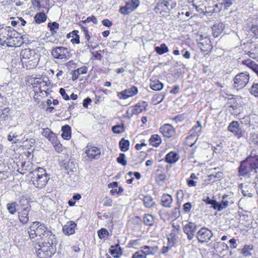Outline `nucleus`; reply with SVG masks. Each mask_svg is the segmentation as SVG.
Masks as SVG:
<instances>
[{
	"label": "nucleus",
	"instance_id": "nucleus-1",
	"mask_svg": "<svg viewBox=\"0 0 258 258\" xmlns=\"http://www.w3.org/2000/svg\"><path fill=\"white\" fill-rule=\"evenodd\" d=\"M23 43L22 37L10 26H0V46L17 47Z\"/></svg>",
	"mask_w": 258,
	"mask_h": 258
},
{
	"label": "nucleus",
	"instance_id": "nucleus-2",
	"mask_svg": "<svg viewBox=\"0 0 258 258\" xmlns=\"http://www.w3.org/2000/svg\"><path fill=\"white\" fill-rule=\"evenodd\" d=\"M28 233L30 238L33 241L36 240L37 237L44 240L55 236L44 224L39 221H34L31 224Z\"/></svg>",
	"mask_w": 258,
	"mask_h": 258
},
{
	"label": "nucleus",
	"instance_id": "nucleus-3",
	"mask_svg": "<svg viewBox=\"0 0 258 258\" xmlns=\"http://www.w3.org/2000/svg\"><path fill=\"white\" fill-rule=\"evenodd\" d=\"M57 241L56 236L43 240L39 244V248L36 250L39 258H51L56 252Z\"/></svg>",
	"mask_w": 258,
	"mask_h": 258
},
{
	"label": "nucleus",
	"instance_id": "nucleus-4",
	"mask_svg": "<svg viewBox=\"0 0 258 258\" xmlns=\"http://www.w3.org/2000/svg\"><path fill=\"white\" fill-rule=\"evenodd\" d=\"M20 56L23 68L27 70L35 68L39 61V55L33 49L26 48L22 50Z\"/></svg>",
	"mask_w": 258,
	"mask_h": 258
},
{
	"label": "nucleus",
	"instance_id": "nucleus-5",
	"mask_svg": "<svg viewBox=\"0 0 258 258\" xmlns=\"http://www.w3.org/2000/svg\"><path fill=\"white\" fill-rule=\"evenodd\" d=\"M31 173V180L36 188L42 189L45 187L49 179V176L44 168L38 167Z\"/></svg>",
	"mask_w": 258,
	"mask_h": 258
},
{
	"label": "nucleus",
	"instance_id": "nucleus-6",
	"mask_svg": "<svg viewBox=\"0 0 258 258\" xmlns=\"http://www.w3.org/2000/svg\"><path fill=\"white\" fill-rule=\"evenodd\" d=\"M33 90L35 92L34 98L35 100H38L42 98L44 95L46 96L49 93V90L47 82L40 79H36L32 83Z\"/></svg>",
	"mask_w": 258,
	"mask_h": 258
},
{
	"label": "nucleus",
	"instance_id": "nucleus-7",
	"mask_svg": "<svg viewBox=\"0 0 258 258\" xmlns=\"http://www.w3.org/2000/svg\"><path fill=\"white\" fill-rule=\"evenodd\" d=\"M51 54L52 57L61 62H65L72 56L71 51L64 46H56L51 49Z\"/></svg>",
	"mask_w": 258,
	"mask_h": 258
},
{
	"label": "nucleus",
	"instance_id": "nucleus-8",
	"mask_svg": "<svg viewBox=\"0 0 258 258\" xmlns=\"http://www.w3.org/2000/svg\"><path fill=\"white\" fill-rule=\"evenodd\" d=\"M42 135L51 142L57 152L60 153L63 151L62 145L58 140L56 135L50 128L48 127L43 128Z\"/></svg>",
	"mask_w": 258,
	"mask_h": 258
},
{
	"label": "nucleus",
	"instance_id": "nucleus-9",
	"mask_svg": "<svg viewBox=\"0 0 258 258\" xmlns=\"http://www.w3.org/2000/svg\"><path fill=\"white\" fill-rule=\"evenodd\" d=\"M148 107V103L147 101L140 100L127 110L126 116L128 118H131L134 115H139L143 112L146 111Z\"/></svg>",
	"mask_w": 258,
	"mask_h": 258
},
{
	"label": "nucleus",
	"instance_id": "nucleus-10",
	"mask_svg": "<svg viewBox=\"0 0 258 258\" xmlns=\"http://www.w3.org/2000/svg\"><path fill=\"white\" fill-rule=\"evenodd\" d=\"M239 172L240 175L244 176H249L252 172H257L251 158L248 157L241 163L239 168Z\"/></svg>",
	"mask_w": 258,
	"mask_h": 258
},
{
	"label": "nucleus",
	"instance_id": "nucleus-11",
	"mask_svg": "<svg viewBox=\"0 0 258 258\" xmlns=\"http://www.w3.org/2000/svg\"><path fill=\"white\" fill-rule=\"evenodd\" d=\"M84 151L86 157L91 161L99 159L101 155L100 148L90 143L86 145Z\"/></svg>",
	"mask_w": 258,
	"mask_h": 258
},
{
	"label": "nucleus",
	"instance_id": "nucleus-12",
	"mask_svg": "<svg viewBox=\"0 0 258 258\" xmlns=\"http://www.w3.org/2000/svg\"><path fill=\"white\" fill-rule=\"evenodd\" d=\"M249 80V74L247 73H239L234 78L233 87L236 90L242 89L246 86Z\"/></svg>",
	"mask_w": 258,
	"mask_h": 258
},
{
	"label": "nucleus",
	"instance_id": "nucleus-13",
	"mask_svg": "<svg viewBox=\"0 0 258 258\" xmlns=\"http://www.w3.org/2000/svg\"><path fill=\"white\" fill-rule=\"evenodd\" d=\"M167 0H159L154 9V11L156 14L161 15L162 17H167L170 14V9L173 8L172 6L169 7V2Z\"/></svg>",
	"mask_w": 258,
	"mask_h": 258
},
{
	"label": "nucleus",
	"instance_id": "nucleus-14",
	"mask_svg": "<svg viewBox=\"0 0 258 258\" xmlns=\"http://www.w3.org/2000/svg\"><path fill=\"white\" fill-rule=\"evenodd\" d=\"M140 5V0H129L125 2L124 6L119 8V12L123 15H128L136 10Z\"/></svg>",
	"mask_w": 258,
	"mask_h": 258
},
{
	"label": "nucleus",
	"instance_id": "nucleus-15",
	"mask_svg": "<svg viewBox=\"0 0 258 258\" xmlns=\"http://www.w3.org/2000/svg\"><path fill=\"white\" fill-rule=\"evenodd\" d=\"M139 92L137 87L132 86L130 88L125 89L117 93V97L120 100H126L129 98L134 97Z\"/></svg>",
	"mask_w": 258,
	"mask_h": 258
},
{
	"label": "nucleus",
	"instance_id": "nucleus-16",
	"mask_svg": "<svg viewBox=\"0 0 258 258\" xmlns=\"http://www.w3.org/2000/svg\"><path fill=\"white\" fill-rule=\"evenodd\" d=\"M228 198V196H223L221 203L218 202L214 200H211V207L218 211L225 209L229 206L230 203H233L232 200L229 201L227 199Z\"/></svg>",
	"mask_w": 258,
	"mask_h": 258
},
{
	"label": "nucleus",
	"instance_id": "nucleus-17",
	"mask_svg": "<svg viewBox=\"0 0 258 258\" xmlns=\"http://www.w3.org/2000/svg\"><path fill=\"white\" fill-rule=\"evenodd\" d=\"M159 132L164 138L167 139L173 138L176 134L175 128L169 123L161 125L159 128Z\"/></svg>",
	"mask_w": 258,
	"mask_h": 258
},
{
	"label": "nucleus",
	"instance_id": "nucleus-18",
	"mask_svg": "<svg viewBox=\"0 0 258 258\" xmlns=\"http://www.w3.org/2000/svg\"><path fill=\"white\" fill-rule=\"evenodd\" d=\"M213 2L212 7L213 13L219 12L222 9L223 6L224 8L227 9L233 3V0H211Z\"/></svg>",
	"mask_w": 258,
	"mask_h": 258
},
{
	"label": "nucleus",
	"instance_id": "nucleus-19",
	"mask_svg": "<svg viewBox=\"0 0 258 258\" xmlns=\"http://www.w3.org/2000/svg\"><path fill=\"white\" fill-rule=\"evenodd\" d=\"M227 130L238 139H240L243 136V133L240 126L239 123L237 121L231 122L228 126Z\"/></svg>",
	"mask_w": 258,
	"mask_h": 258
},
{
	"label": "nucleus",
	"instance_id": "nucleus-20",
	"mask_svg": "<svg viewBox=\"0 0 258 258\" xmlns=\"http://www.w3.org/2000/svg\"><path fill=\"white\" fill-rule=\"evenodd\" d=\"M197 228V225L191 222H189L184 225L183 231L187 235L188 240H191L194 238Z\"/></svg>",
	"mask_w": 258,
	"mask_h": 258
},
{
	"label": "nucleus",
	"instance_id": "nucleus-21",
	"mask_svg": "<svg viewBox=\"0 0 258 258\" xmlns=\"http://www.w3.org/2000/svg\"><path fill=\"white\" fill-rule=\"evenodd\" d=\"M7 101L5 99L1 98L0 99V118L3 120L8 119L9 115L10 113V109L7 107Z\"/></svg>",
	"mask_w": 258,
	"mask_h": 258
},
{
	"label": "nucleus",
	"instance_id": "nucleus-22",
	"mask_svg": "<svg viewBox=\"0 0 258 258\" xmlns=\"http://www.w3.org/2000/svg\"><path fill=\"white\" fill-rule=\"evenodd\" d=\"M197 237L201 243L208 242L210 240V230L207 228L202 227L198 231Z\"/></svg>",
	"mask_w": 258,
	"mask_h": 258
},
{
	"label": "nucleus",
	"instance_id": "nucleus-23",
	"mask_svg": "<svg viewBox=\"0 0 258 258\" xmlns=\"http://www.w3.org/2000/svg\"><path fill=\"white\" fill-rule=\"evenodd\" d=\"M33 7L36 8L37 11H44V10L48 12L49 9V0H31Z\"/></svg>",
	"mask_w": 258,
	"mask_h": 258
},
{
	"label": "nucleus",
	"instance_id": "nucleus-24",
	"mask_svg": "<svg viewBox=\"0 0 258 258\" xmlns=\"http://www.w3.org/2000/svg\"><path fill=\"white\" fill-rule=\"evenodd\" d=\"M77 224L73 221H70L62 227V232L66 235H71L75 233Z\"/></svg>",
	"mask_w": 258,
	"mask_h": 258
},
{
	"label": "nucleus",
	"instance_id": "nucleus-25",
	"mask_svg": "<svg viewBox=\"0 0 258 258\" xmlns=\"http://www.w3.org/2000/svg\"><path fill=\"white\" fill-rule=\"evenodd\" d=\"M19 207L18 211L19 210H31V205L29 199L25 196H22L20 198L19 201Z\"/></svg>",
	"mask_w": 258,
	"mask_h": 258
},
{
	"label": "nucleus",
	"instance_id": "nucleus-26",
	"mask_svg": "<svg viewBox=\"0 0 258 258\" xmlns=\"http://www.w3.org/2000/svg\"><path fill=\"white\" fill-rule=\"evenodd\" d=\"M158 249L157 246H150L148 245H143L141 247L140 250L147 257L148 255H154L156 254Z\"/></svg>",
	"mask_w": 258,
	"mask_h": 258
},
{
	"label": "nucleus",
	"instance_id": "nucleus-27",
	"mask_svg": "<svg viewBox=\"0 0 258 258\" xmlns=\"http://www.w3.org/2000/svg\"><path fill=\"white\" fill-rule=\"evenodd\" d=\"M172 203L173 198L170 195L164 193L161 196V204L163 207L170 208L172 207Z\"/></svg>",
	"mask_w": 258,
	"mask_h": 258
},
{
	"label": "nucleus",
	"instance_id": "nucleus-28",
	"mask_svg": "<svg viewBox=\"0 0 258 258\" xmlns=\"http://www.w3.org/2000/svg\"><path fill=\"white\" fill-rule=\"evenodd\" d=\"M30 210H19L18 212V219L23 224H26L29 221V212Z\"/></svg>",
	"mask_w": 258,
	"mask_h": 258
},
{
	"label": "nucleus",
	"instance_id": "nucleus-29",
	"mask_svg": "<svg viewBox=\"0 0 258 258\" xmlns=\"http://www.w3.org/2000/svg\"><path fill=\"white\" fill-rule=\"evenodd\" d=\"M179 158V155L177 153L174 151H171L165 156V161L167 163L171 164L176 162Z\"/></svg>",
	"mask_w": 258,
	"mask_h": 258
},
{
	"label": "nucleus",
	"instance_id": "nucleus-30",
	"mask_svg": "<svg viewBox=\"0 0 258 258\" xmlns=\"http://www.w3.org/2000/svg\"><path fill=\"white\" fill-rule=\"evenodd\" d=\"M18 171L21 174H24L31 169L29 162H21L18 164Z\"/></svg>",
	"mask_w": 258,
	"mask_h": 258
},
{
	"label": "nucleus",
	"instance_id": "nucleus-31",
	"mask_svg": "<svg viewBox=\"0 0 258 258\" xmlns=\"http://www.w3.org/2000/svg\"><path fill=\"white\" fill-rule=\"evenodd\" d=\"M109 252L111 255L115 258L119 257L122 253V249L119 244L111 245L109 249Z\"/></svg>",
	"mask_w": 258,
	"mask_h": 258
},
{
	"label": "nucleus",
	"instance_id": "nucleus-32",
	"mask_svg": "<svg viewBox=\"0 0 258 258\" xmlns=\"http://www.w3.org/2000/svg\"><path fill=\"white\" fill-rule=\"evenodd\" d=\"M78 33V30H73L67 35V38L68 39L71 38L70 41L73 44H79L80 41V36Z\"/></svg>",
	"mask_w": 258,
	"mask_h": 258
},
{
	"label": "nucleus",
	"instance_id": "nucleus-33",
	"mask_svg": "<svg viewBox=\"0 0 258 258\" xmlns=\"http://www.w3.org/2000/svg\"><path fill=\"white\" fill-rule=\"evenodd\" d=\"M213 248L216 252V254L219 255L221 254L223 250H227L228 249V245L222 242H217L213 244Z\"/></svg>",
	"mask_w": 258,
	"mask_h": 258
},
{
	"label": "nucleus",
	"instance_id": "nucleus-34",
	"mask_svg": "<svg viewBox=\"0 0 258 258\" xmlns=\"http://www.w3.org/2000/svg\"><path fill=\"white\" fill-rule=\"evenodd\" d=\"M149 144L154 147H158L162 143V139L158 134L152 135L149 139Z\"/></svg>",
	"mask_w": 258,
	"mask_h": 258
},
{
	"label": "nucleus",
	"instance_id": "nucleus-35",
	"mask_svg": "<svg viewBox=\"0 0 258 258\" xmlns=\"http://www.w3.org/2000/svg\"><path fill=\"white\" fill-rule=\"evenodd\" d=\"M61 137L66 140H69L72 137V129L68 124H66L61 127Z\"/></svg>",
	"mask_w": 258,
	"mask_h": 258
},
{
	"label": "nucleus",
	"instance_id": "nucleus-36",
	"mask_svg": "<svg viewBox=\"0 0 258 258\" xmlns=\"http://www.w3.org/2000/svg\"><path fill=\"white\" fill-rule=\"evenodd\" d=\"M88 72V68L86 66H83L74 70L72 72V79L75 81L78 79L81 75L87 74Z\"/></svg>",
	"mask_w": 258,
	"mask_h": 258
},
{
	"label": "nucleus",
	"instance_id": "nucleus-37",
	"mask_svg": "<svg viewBox=\"0 0 258 258\" xmlns=\"http://www.w3.org/2000/svg\"><path fill=\"white\" fill-rule=\"evenodd\" d=\"M224 29L223 24L221 22H218L214 25L212 27L213 36L217 37L222 33Z\"/></svg>",
	"mask_w": 258,
	"mask_h": 258
},
{
	"label": "nucleus",
	"instance_id": "nucleus-38",
	"mask_svg": "<svg viewBox=\"0 0 258 258\" xmlns=\"http://www.w3.org/2000/svg\"><path fill=\"white\" fill-rule=\"evenodd\" d=\"M178 233L170 232L167 235V242L170 246H174L177 242Z\"/></svg>",
	"mask_w": 258,
	"mask_h": 258
},
{
	"label": "nucleus",
	"instance_id": "nucleus-39",
	"mask_svg": "<svg viewBox=\"0 0 258 258\" xmlns=\"http://www.w3.org/2000/svg\"><path fill=\"white\" fill-rule=\"evenodd\" d=\"M143 222L147 226H152L155 223V218L151 214H146L143 217Z\"/></svg>",
	"mask_w": 258,
	"mask_h": 258
},
{
	"label": "nucleus",
	"instance_id": "nucleus-40",
	"mask_svg": "<svg viewBox=\"0 0 258 258\" xmlns=\"http://www.w3.org/2000/svg\"><path fill=\"white\" fill-rule=\"evenodd\" d=\"M130 143L128 140L122 138L119 142V147L122 152H126L129 150Z\"/></svg>",
	"mask_w": 258,
	"mask_h": 258
},
{
	"label": "nucleus",
	"instance_id": "nucleus-41",
	"mask_svg": "<svg viewBox=\"0 0 258 258\" xmlns=\"http://www.w3.org/2000/svg\"><path fill=\"white\" fill-rule=\"evenodd\" d=\"M47 19V16L43 12H39L37 13L34 17L35 22L37 24H41L44 22Z\"/></svg>",
	"mask_w": 258,
	"mask_h": 258
},
{
	"label": "nucleus",
	"instance_id": "nucleus-42",
	"mask_svg": "<svg viewBox=\"0 0 258 258\" xmlns=\"http://www.w3.org/2000/svg\"><path fill=\"white\" fill-rule=\"evenodd\" d=\"M150 87L154 91H160L163 89V84L159 80L152 81L150 84Z\"/></svg>",
	"mask_w": 258,
	"mask_h": 258
},
{
	"label": "nucleus",
	"instance_id": "nucleus-43",
	"mask_svg": "<svg viewBox=\"0 0 258 258\" xmlns=\"http://www.w3.org/2000/svg\"><path fill=\"white\" fill-rule=\"evenodd\" d=\"M197 140V137L196 135L190 134L185 138V144L187 146L192 147L196 143Z\"/></svg>",
	"mask_w": 258,
	"mask_h": 258
},
{
	"label": "nucleus",
	"instance_id": "nucleus-44",
	"mask_svg": "<svg viewBox=\"0 0 258 258\" xmlns=\"http://www.w3.org/2000/svg\"><path fill=\"white\" fill-rule=\"evenodd\" d=\"M155 50L159 55H162L169 51V49L166 44L162 43L160 46H156Z\"/></svg>",
	"mask_w": 258,
	"mask_h": 258
},
{
	"label": "nucleus",
	"instance_id": "nucleus-45",
	"mask_svg": "<svg viewBox=\"0 0 258 258\" xmlns=\"http://www.w3.org/2000/svg\"><path fill=\"white\" fill-rule=\"evenodd\" d=\"M195 173H192L190 174V177L186 179L187 184L189 187L196 186L197 185V181H195V179H197Z\"/></svg>",
	"mask_w": 258,
	"mask_h": 258
},
{
	"label": "nucleus",
	"instance_id": "nucleus-46",
	"mask_svg": "<svg viewBox=\"0 0 258 258\" xmlns=\"http://www.w3.org/2000/svg\"><path fill=\"white\" fill-rule=\"evenodd\" d=\"M145 206L148 208L152 207L155 205V202L150 196H145L143 200Z\"/></svg>",
	"mask_w": 258,
	"mask_h": 258
},
{
	"label": "nucleus",
	"instance_id": "nucleus-47",
	"mask_svg": "<svg viewBox=\"0 0 258 258\" xmlns=\"http://www.w3.org/2000/svg\"><path fill=\"white\" fill-rule=\"evenodd\" d=\"M17 204L16 202H12L8 203L7 208L9 212L12 215L15 214L17 212L16 209Z\"/></svg>",
	"mask_w": 258,
	"mask_h": 258
},
{
	"label": "nucleus",
	"instance_id": "nucleus-48",
	"mask_svg": "<svg viewBox=\"0 0 258 258\" xmlns=\"http://www.w3.org/2000/svg\"><path fill=\"white\" fill-rule=\"evenodd\" d=\"M216 168H214L212 171L211 172V180L215 179L217 178L218 180L220 178H222L223 177V174L221 171H216Z\"/></svg>",
	"mask_w": 258,
	"mask_h": 258
},
{
	"label": "nucleus",
	"instance_id": "nucleus-49",
	"mask_svg": "<svg viewBox=\"0 0 258 258\" xmlns=\"http://www.w3.org/2000/svg\"><path fill=\"white\" fill-rule=\"evenodd\" d=\"M112 131L115 134H119L125 131V127L123 124L116 125L112 127Z\"/></svg>",
	"mask_w": 258,
	"mask_h": 258
},
{
	"label": "nucleus",
	"instance_id": "nucleus-50",
	"mask_svg": "<svg viewBox=\"0 0 258 258\" xmlns=\"http://www.w3.org/2000/svg\"><path fill=\"white\" fill-rule=\"evenodd\" d=\"M249 55L258 61V44L249 51Z\"/></svg>",
	"mask_w": 258,
	"mask_h": 258
},
{
	"label": "nucleus",
	"instance_id": "nucleus-51",
	"mask_svg": "<svg viewBox=\"0 0 258 258\" xmlns=\"http://www.w3.org/2000/svg\"><path fill=\"white\" fill-rule=\"evenodd\" d=\"M81 199V196L80 194H76L73 196L72 199L68 201V205L70 207L74 206L76 204V202L79 201Z\"/></svg>",
	"mask_w": 258,
	"mask_h": 258
},
{
	"label": "nucleus",
	"instance_id": "nucleus-52",
	"mask_svg": "<svg viewBox=\"0 0 258 258\" xmlns=\"http://www.w3.org/2000/svg\"><path fill=\"white\" fill-rule=\"evenodd\" d=\"M202 130V126L199 121L197 122V124L194 125L190 130L191 134L196 135L197 137L198 133Z\"/></svg>",
	"mask_w": 258,
	"mask_h": 258
},
{
	"label": "nucleus",
	"instance_id": "nucleus-53",
	"mask_svg": "<svg viewBox=\"0 0 258 258\" xmlns=\"http://www.w3.org/2000/svg\"><path fill=\"white\" fill-rule=\"evenodd\" d=\"M164 99V97L161 94L154 95L152 98V103L154 105H157L161 103Z\"/></svg>",
	"mask_w": 258,
	"mask_h": 258
},
{
	"label": "nucleus",
	"instance_id": "nucleus-54",
	"mask_svg": "<svg viewBox=\"0 0 258 258\" xmlns=\"http://www.w3.org/2000/svg\"><path fill=\"white\" fill-rule=\"evenodd\" d=\"M109 233L105 228H101L98 231V235L100 239H102L109 236Z\"/></svg>",
	"mask_w": 258,
	"mask_h": 258
},
{
	"label": "nucleus",
	"instance_id": "nucleus-55",
	"mask_svg": "<svg viewBox=\"0 0 258 258\" xmlns=\"http://www.w3.org/2000/svg\"><path fill=\"white\" fill-rule=\"evenodd\" d=\"M252 249V246L251 245H247L244 246L242 250V254L245 256H248L251 255L250 251Z\"/></svg>",
	"mask_w": 258,
	"mask_h": 258
},
{
	"label": "nucleus",
	"instance_id": "nucleus-56",
	"mask_svg": "<svg viewBox=\"0 0 258 258\" xmlns=\"http://www.w3.org/2000/svg\"><path fill=\"white\" fill-rule=\"evenodd\" d=\"M117 162L123 166H125L127 164V161L125 159V154L123 153H120L119 156L116 159Z\"/></svg>",
	"mask_w": 258,
	"mask_h": 258
},
{
	"label": "nucleus",
	"instance_id": "nucleus-57",
	"mask_svg": "<svg viewBox=\"0 0 258 258\" xmlns=\"http://www.w3.org/2000/svg\"><path fill=\"white\" fill-rule=\"evenodd\" d=\"M250 93L251 95L255 97H258V83H254L250 90Z\"/></svg>",
	"mask_w": 258,
	"mask_h": 258
},
{
	"label": "nucleus",
	"instance_id": "nucleus-58",
	"mask_svg": "<svg viewBox=\"0 0 258 258\" xmlns=\"http://www.w3.org/2000/svg\"><path fill=\"white\" fill-rule=\"evenodd\" d=\"M155 179L158 184H160L166 180V176L164 173L159 174L156 176Z\"/></svg>",
	"mask_w": 258,
	"mask_h": 258
},
{
	"label": "nucleus",
	"instance_id": "nucleus-59",
	"mask_svg": "<svg viewBox=\"0 0 258 258\" xmlns=\"http://www.w3.org/2000/svg\"><path fill=\"white\" fill-rule=\"evenodd\" d=\"M172 229L171 232L179 233L180 230V226L178 223L177 222H172L171 224Z\"/></svg>",
	"mask_w": 258,
	"mask_h": 258
},
{
	"label": "nucleus",
	"instance_id": "nucleus-60",
	"mask_svg": "<svg viewBox=\"0 0 258 258\" xmlns=\"http://www.w3.org/2000/svg\"><path fill=\"white\" fill-rule=\"evenodd\" d=\"M48 27L50 28V30L51 32V33H53L54 32H56L55 30L58 29L59 24L56 22L49 23L48 24Z\"/></svg>",
	"mask_w": 258,
	"mask_h": 258
},
{
	"label": "nucleus",
	"instance_id": "nucleus-61",
	"mask_svg": "<svg viewBox=\"0 0 258 258\" xmlns=\"http://www.w3.org/2000/svg\"><path fill=\"white\" fill-rule=\"evenodd\" d=\"M84 22L85 23L92 22L94 24H97L98 23L96 17L94 15L87 17L86 19L84 20Z\"/></svg>",
	"mask_w": 258,
	"mask_h": 258
},
{
	"label": "nucleus",
	"instance_id": "nucleus-62",
	"mask_svg": "<svg viewBox=\"0 0 258 258\" xmlns=\"http://www.w3.org/2000/svg\"><path fill=\"white\" fill-rule=\"evenodd\" d=\"M140 239H135L131 240L129 242V244L131 247H133L134 248H137V246L141 245V243L140 242Z\"/></svg>",
	"mask_w": 258,
	"mask_h": 258
},
{
	"label": "nucleus",
	"instance_id": "nucleus-63",
	"mask_svg": "<svg viewBox=\"0 0 258 258\" xmlns=\"http://www.w3.org/2000/svg\"><path fill=\"white\" fill-rule=\"evenodd\" d=\"M84 34L85 39L86 40V45L89 46L91 44V36L89 35L88 29L83 32Z\"/></svg>",
	"mask_w": 258,
	"mask_h": 258
},
{
	"label": "nucleus",
	"instance_id": "nucleus-64",
	"mask_svg": "<svg viewBox=\"0 0 258 258\" xmlns=\"http://www.w3.org/2000/svg\"><path fill=\"white\" fill-rule=\"evenodd\" d=\"M132 258H147L143 253L140 250L135 252L132 255Z\"/></svg>",
	"mask_w": 258,
	"mask_h": 258
}]
</instances>
